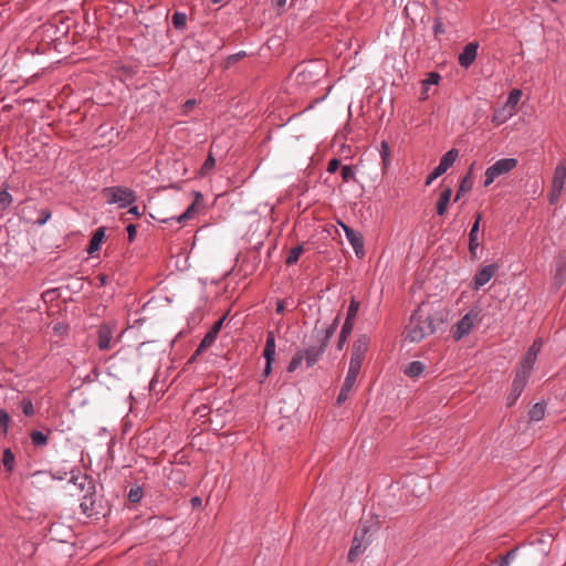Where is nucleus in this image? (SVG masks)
<instances>
[{"label": "nucleus", "instance_id": "1", "mask_svg": "<svg viewBox=\"0 0 566 566\" xmlns=\"http://www.w3.org/2000/svg\"><path fill=\"white\" fill-rule=\"evenodd\" d=\"M442 323V319L424 316L420 307H418L411 315L408 325L406 326V339L412 343L421 342L426 336L436 333L437 325Z\"/></svg>", "mask_w": 566, "mask_h": 566}, {"label": "nucleus", "instance_id": "2", "mask_svg": "<svg viewBox=\"0 0 566 566\" xmlns=\"http://www.w3.org/2000/svg\"><path fill=\"white\" fill-rule=\"evenodd\" d=\"M325 73V64L321 61L302 63L296 67L295 82L297 85L308 88L319 82Z\"/></svg>", "mask_w": 566, "mask_h": 566}, {"label": "nucleus", "instance_id": "3", "mask_svg": "<svg viewBox=\"0 0 566 566\" xmlns=\"http://www.w3.org/2000/svg\"><path fill=\"white\" fill-rule=\"evenodd\" d=\"M117 325L115 322H106L101 324L96 331V345L101 352H107L112 349L120 338L115 337Z\"/></svg>", "mask_w": 566, "mask_h": 566}, {"label": "nucleus", "instance_id": "4", "mask_svg": "<svg viewBox=\"0 0 566 566\" xmlns=\"http://www.w3.org/2000/svg\"><path fill=\"white\" fill-rule=\"evenodd\" d=\"M103 195L107 198L108 203H117L120 208L136 201L135 192L126 187H106L103 189Z\"/></svg>", "mask_w": 566, "mask_h": 566}, {"label": "nucleus", "instance_id": "5", "mask_svg": "<svg viewBox=\"0 0 566 566\" xmlns=\"http://www.w3.org/2000/svg\"><path fill=\"white\" fill-rule=\"evenodd\" d=\"M517 165L515 158H502L490 166L485 171L484 186L489 187L497 177L510 172Z\"/></svg>", "mask_w": 566, "mask_h": 566}, {"label": "nucleus", "instance_id": "6", "mask_svg": "<svg viewBox=\"0 0 566 566\" xmlns=\"http://www.w3.org/2000/svg\"><path fill=\"white\" fill-rule=\"evenodd\" d=\"M566 180V160L560 161L554 171L552 188L549 192V203L556 205L563 193Z\"/></svg>", "mask_w": 566, "mask_h": 566}, {"label": "nucleus", "instance_id": "7", "mask_svg": "<svg viewBox=\"0 0 566 566\" xmlns=\"http://www.w3.org/2000/svg\"><path fill=\"white\" fill-rule=\"evenodd\" d=\"M458 156L459 151L455 148H452L449 151H447L440 159L439 165L428 175L426 186L431 185L433 180H436L438 177L443 175L450 167H452Z\"/></svg>", "mask_w": 566, "mask_h": 566}, {"label": "nucleus", "instance_id": "8", "mask_svg": "<svg viewBox=\"0 0 566 566\" xmlns=\"http://www.w3.org/2000/svg\"><path fill=\"white\" fill-rule=\"evenodd\" d=\"M531 376L522 374L520 371H515L514 379L512 381L511 390L506 398L507 407H512L515 405L517 399L521 397L524 388L526 387L528 379Z\"/></svg>", "mask_w": 566, "mask_h": 566}, {"label": "nucleus", "instance_id": "9", "mask_svg": "<svg viewBox=\"0 0 566 566\" xmlns=\"http://www.w3.org/2000/svg\"><path fill=\"white\" fill-rule=\"evenodd\" d=\"M499 265L496 263L483 266L475 273L471 282V289L473 291H479L482 286H484L486 283L491 281V279L496 274Z\"/></svg>", "mask_w": 566, "mask_h": 566}, {"label": "nucleus", "instance_id": "10", "mask_svg": "<svg viewBox=\"0 0 566 566\" xmlns=\"http://www.w3.org/2000/svg\"><path fill=\"white\" fill-rule=\"evenodd\" d=\"M478 318V312H468L454 326L453 337L459 340L464 336H468Z\"/></svg>", "mask_w": 566, "mask_h": 566}, {"label": "nucleus", "instance_id": "11", "mask_svg": "<svg viewBox=\"0 0 566 566\" xmlns=\"http://www.w3.org/2000/svg\"><path fill=\"white\" fill-rule=\"evenodd\" d=\"M339 226L343 228L345 235L350 243L355 254L358 259H363L365 256V248H364V238L361 233L348 227L347 224L339 222Z\"/></svg>", "mask_w": 566, "mask_h": 566}, {"label": "nucleus", "instance_id": "12", "mask_svg": "<svg viewBox=\"0 0 566 566\" xmlns=\"http://www.w3.org/2000/svg\"><path fill=\"white\" fill-rule=\"evenodd\" d=\"M369 347V337L360 335L353 344L350 364L363 366L365 355Z\"/></svg>", "mask_w": 566, "mask_h": 566}, {"label": "nucleus", "instance_id": "13", "mask_svg": "<svg viewBox=\"0 0 566 566\" xmlns=\"http://www.w3.org/2000/svg\"><path fill=\"white\" fill-rule=\"evenodd\" d=\"M326 348L327 346L325 344L316 340L315 345L308 346L306 349L302 350L306 361V366H314L318 361L321 356L324 354Z\"/></svg>", "mask_w": 566, "mask_h": 566}, {"label": "nucleus", "instance_id": "14", "mask_svg": "<svg viewBox=\"0 0 566 566\" xmlns=\"http://www.w3.org/2000/svg\"><path fill=\"white\" fill-rule=\"evenodd\" d=\"M478 43L475 42H471V43H468L462 52L459 54V64L462 66V67H469L476 59V55H478Z\"/></svg>", "mask_w": 566, "mask_h": 566}, {"label": "nucleus", "instance_id": "15", "mask_svg": "<svg viewBox=\"0 0 566 566\" xmlns=\"http://www.w3.org/2000/svg\"><path fill=\"white\" fill-rule=\"evenodd\" d=\"M203 201V197L200 192H196V199L195 201L186 209L185 212H182L179 217L176 218L177 223H184L188 220H191L196 217L199 210V205H201ZM170 220H175V218H171Z\"/></svg>", "mask_w": 566, "mask_h": 566}, {"label": "nucleus", "instance_id": "16", "mask_svg": "<svg viewBox=\"0 0 566 566\" xmlns=\"http://www.w3.org/2000/svg\"><path fill=\"white\" fill-rule=\"evenodd\" d=\"M482 216L481 213H478L475 221L472 224V228L469 232V251L472 258L476 256V250L480 247L479 243V230H480V222H481Z\"/></svg>", "mask_w": 566, "mask_h": 566}, {"label": "nucleus", "instance_id": "17", "mask_svg": "<svg viewBox=\"0 0 566 566\" xmlns=\"http://www.w3.org/2000/svg\"><path fill=\"white\" fill-rule=\"evenodd\" d=\"M340 322V314H337L333 322L323 331L317 332V342H322L326 346L329 343V339L335 334Z\"/></svg>", "mask_w": 566, "mask_h": 566}, {"label": "nucleus", "instance_id": "18", "mask_svg": "<svg viewBox=\"0 0 566 566\" xmlns=\"http://www.w3.org/2000/svg\"><path fill=\"white\" fill-rule=\"evenodd\" d=\"M217 155H218V146L211 147L208 151L207 158L201 166L200 176H208L213 172L216 164H217Z\"/></svg>", "mask_w": 566, "mask_h": 566}, {"label": "nucleus", "instance_id": "19", "mask_svg": "<svg viewBox=\"0 0 566 566\" xmlns=\"http://www.w3.org/2000/svg\"><path fill=\"white\" fill-rule=\"evenodd\" d=\"M263 357L265 361L273 363L275 359V335L274 332L269 331L266 333L265 346L263 349Z\"/></svg>", "mask_w": 566, "mask_h": 566}, {"label": "nucleus", "instance_id": "20", "mask_svg": "<svg viewBox=\"0 0 566 566\" xmlns=\"http://www.w3.org/2000/svg\"><path fill=\"white\" fill-rule=\"evenodd\" d=\"M537 360V356L526 352L520 361L516 371L531 376L534 365Z\"/></svg>", "mask_w": 566, "mask_h": 566}, {"label": "nucleus", "instance_id": "21", "mask_svg": "<svg viewBox=\"0 0 566 566\" xmlns=\"http://www.w3.org/2000/svg\"><path fill=\"white\" fill-rule=\"evenodd\" d=\"M105 238V228H98L92 235L90 243L86 248V252L93 255L101 249V244Z\"/></svg>", "mask_w": 566, "mask_h": 566}, {"label": "nucleus", "instance_id": "22", "mask_svg": "<svg viewBox=\"0 0 566 566\" xmlns=\"http://www.w3.org/2000/svg\"><path fill=\"white\" fill-rule=\"evenodd\" d=\"M452 196V189L450 187L444 188L437 201V213L443 216L447 210Z\"/></svg>", "mask_w": 566, "mask_h": 566}, {"label": "nucleus", "instance_id": "23", "mask_svg": "<svg viewBox=\"0 0 566 566\" xmlns=\"http://www.w3.org/2000/svg\"><path fill=\"white\" fill-rule=\"evenodd\" d=\"M360 369H361V366L349 363L348 371H347V375H346L344 384H343V386H345L346 389L354 388L357 377L360 373Z\"/></svg>", "mask_w": 566, "mask_h": 566}, {"label": "nucleus", "instance_id": "24", "mask_svg": "<svg viewBox=\"0 0 566 566\" xmlns=\"http://www.w3.org/2000/svg\"><path fill=\"white\" fill-rule=\"evenodd\" d=\"M368 545L361 542L358 537L353 538L352 547L348 552V562L353 563L356 558L367 548Z\"/></svg>", "mask_w": 566, "mask_h": 566}, {"label": "nucleus", "instance_id": "25", "mask_svg": "<svg viewBox=\"0 0 566 566\" xmlns=\"http://www.w3.org/2000/svg\"><path fill=\"white\" fill-rule=\"evenodd\" d=\"M441 76L437 72L428 73L427 77L422 81V92L421 99L428 98V90L432 85H437L440 81Z\"/></svg>", "mask_w": 566, "mask_h": 566}, {"label": "nucleus", "instance_id": "26", "mask_svg": "<svg viewBox=\"0 0 566 566\" xmlns=\"http://www.w3.org/2000/svg\"><path fill=\"white\" fill-rule=\"evenodd\" d=\"M426 369V365L422 361H411L405 369V374L410 378L419 377Z\"/></svg>", "mask_w": 566, "mask_h": 566}, {"label": "nucleus", "instance_id": "27", "mask_svg": "<svg viewBox=\"0 0 566 566\" xmlns=\"http://www.w3.org/2000/svg\"><path fill=\"white\" fill-rule=\"evenodd\" d=\"M555 280L563 283L566 280V255L560 254L556 263Z\"/></svg>", "mask_w": 566, "mask_h": 566}, {"label": "nucleus", "instance_id": "28", "mask_svg": "<svg viewBox=\"0 0 566 566\" xmlns=\"http://www.w3.org/2000/svg\"><path fill=\"white\" fill-rule=\"evenodd\" d=\"M30 439L35 448H42L48 444L49 434L43 433L42 431L33 430L30 433Z\"/></svg>", "mask_w": 566, "mask_h": 566}, {"label": "nucleus", "instance_id": "29", "mask_svg": "<svg viewBox=\"0 0 566 566\" xmlns=\"http://www.w3.org/2000/svg\"><path fill=\"white\" fill-rule=\"evenodd\" d=\"M514 114V111L509 108L507 106H504L500 109H496L493 115V122L496 124H502L506 122L510 117H512Z\"/></svg>", "mask_w": 566, "mask_h": 566}, {"label": "nucleus", "instance_id": "30", "mask_svg": "<svg viewBox=\"0 0 566 566\" xmlns=\"http://www.w3.org/2000/svg\"><path fill=\"white\" fill-rule=\"evenodd\" d=\"M2 464L7 472H12L15 465V457L11 449H4L2 454Z\"/></svg>", "mask_w": 566, "mask_h": 566}, {"label": "nucleus", "instance_id": "31", "mask_svg": "<svg viewBox=\"0 0 566 566\" xmlns=\"http://www.w3.org/2000/svg\"><path fill=\"white\" fill-rule=\"evenodd\" d=\"M303 252H304L303 244H298V245L292 248L289 251L287 258L285 260L286 265L290 266V265L297 263V261Z\"/></svg>", "mask_w": 566, "mask_h": 566}, {"label": "nucleus", "instance_id": "32", "mask_svg": "<svg viewBox=\"0 0 566 566\" xmlns=\"http://www.w3.org/2000/svg\"><path fill=\"white\" fill-rule=\"evenodd\" d=\"M216 338L217 336L209 331L201 339L198 348L196 349L195 355H200L201 353H203L208 347H210L214 343Z\"/></svg>", "mask_w": 566, "mask_h": 566}, {"label": "nucleus", "instance_id": "33", "mask_svg": "<svg viewBox=\"0 0 566 566\" xmlns=\"http://www.w3.org/2000/svg\"><path fill=\"white\" fill-rule=\"evenodd\" d=\"M521 97H522L521 90H518V88L512 90L507 96L505 106H507L509 108H511L515 112V107L518 104Z\"/></svg>", "mask_w": 566, "mask_h": 566}, {"label": "nucleus", "instance_id": "34", "mask_svg": "<svg viewBox=\"0 0 566 566\" xmlns=\"http://www.w3.org/2000/svg\"><path fill=\"white\" fill-rule=\"evenodd\" d=\"M545 416V406L541 402L535 403L530 410V419L532 421H539Z\"/></svg>", "mask_w": 566, "mask_h": 566}, {"label": "nucleus", "instance_id": "35", "mask_svg": "<svg viewBox=\"0 0 566 566\" xmlns=\"http://www.w3.org/2000/svg\"><path fill=\"white\" fill-rule=\"evenodd\" d=\"M354 537H358L366 545L370 544L369 526L366 523L361 524L355 532Z\"/></svg>", "mask_w": 566, "mask_h": 566}, {"label": "nucleus", "instance_id": "36", "mask_svg": "<svg viewBox=\"0 0 566 566\" xmlns=\"http://www.w3.org/2000/svg\"><path fill=\"white\" fill-rule=\"evenodd\" d=\"M359 306H360L359 301H357L356 298L353 297L350 300V303H349V306H348L345 319H349L352 322H355L356 318H357V315H358Z\"/></svg>", "mask_w": 566, "mask_h": 566}, {"label": "nucleus", "instance_id": "37", "mask_svg": "<svg viewBox=\"0 0 566 566\" xmlns=\"http://www.w3.org/2000/svg\"><path fill=\"white\" fill-rule=\"evenodd\" d=\"M171 22H172V25L176 29H178V30L185 29L186 24H187V15H186V13L176 11L172 14Z\"/></svg>", "mask_w": 566, "mask_h": 566}, {"label": "nucleus", "instance_id": "38", "mask_svg": "<svg viewBox=\"0 0 566 566\" xmlns=\"http://www.w3.org/2000/svg\"><path fill=\"white\" fill-rule=\"evenodd\" d=\"M304 355H303V352L300 350L297 352L293 357L292 359L290 360L289 363V366H287V371L289 373H293L302 364V361L304 360Z\"/></svg>", "mask_w": 566, "mask_h": 566}, {"label": "nucleus", "instance_id": "39", "mask_svg": "<svg viewBox=\"0 0 566 566\" xmlns=\"http://www.w3.org/2000/svg\"><path fill=\"white\" fill-rule=\"evenodd\" d=\"M21 409L27 417H32L34 415L33 402L30 398H23L21 400Z\"/></svg>", "mask_w": 566, "mask_h": 566}, {"label": "nucleus", "instance_id": "40", "mask_svg": "<svg viewBox=\"0 0 566 566\" xmlns=\"http://www.w3.org/2000/svg\"><path fill=\"white\" fill-rule=\"evenodd\" d=\"M471 186H472V182H471L470 178H469L468 176H467V177H464V178L462 179L461 184H460V187H459V189H458V191H457V196H455V199H454V200H455V201H458V200L460 199V197H461L464 192H467V191H469V190L471 189Z\"/></svg>", "mask_w": 566, "mask_h": 566}, {"label": "nucleus", "instance_id": "41", "mask_svg": "<svg viewBox=\"0 0 566 566\" xmlns=\"http://www.w3.org/2000/svg\"><path fill=\"white\" fill-rule=\"evenodd\" d=\"M380 157L382 159L384 168L386 169L389 165V158H390V148L389 144H380Z\"/></svg>", "mask_w": 566, "mask_h": 566}, {"label": "nucleus", "instance_id": "42", "mask_svg": "<svg viewBox=\"0 0 566 566\" xmlns=\"http://www.w3.org/2000/svg\"><path fill=\"white\" fill-rule=\"evenodd\" d=\"M71 482L76 485L81 491L85 490V485L87 482V475L86 474H80V475H72Z\"/></svg>", "mask_w": 566, "mask_h": 566}, {"label": "nucleus", "instance_id": "43", "mask_svg": "<svg viewBox=\"0 0 566 566\" xmlns=\"http://www.w3.org/2000/svg\"><path fill=\"white\" fill-rule=\"evenodd\" d=\"M143 497V489L139 486L132 488L128 493V500L132 503H138Z\"/></svg>", "mask_w": 566, "mask_h": 566}, {"label": "nucleus", "instance_id": "44", "mask_svg": "<svg viewBox=\"0 0 566 566\" xmlns=\"http://www.w3.org/2000/svg\"><path fill=\"white\" fill-rule=\"evenodd\" d=\"M12 202V196L7 191H0V210L7 209Z\"/></svg>", "mask_w": 566, "mask_h": 566}, {"label": "nucleus", "instance_id": "45", "mask_svg": "<svg viewBox=\"0 0 566 566\" xmlns=\"http://www.w3.org/2000/svg\"><path fill=\"white\" fill-rule=\"evenodd\" d=\"M517 548L511 549L504 556H502L500 566H509L511 562L516 557Z\"/></svg>", "mask_w": 566, "mask_h": 566}, {"label": "nucleus", "instance_id": "46", "mask_svg": "<svg viewBox=\"0 0 566 566\" xmlns=\"http://www.w3.org/2000/svg\"><path fill=\"white\" fill-rule=\"evenodd\" d=\"M50 218H51V211L49 209H41L39 211V217L34 222L39 226H43L44 223L48 222V220Z\"/></svg>", "mask_w": 566, "mask_h": 566}, {"label": "nucleus", "instance_id": "47", "mask_svg": "<svg viewBox=\"0 0 566 566\" xmlns=\"http://www.w3.org/2000/svg\"><path fill=\"white\" fill-rule=\"evenodd\" d=\"M340 174H342L343 180L346 182L355 178L354 169L347 165L342 167Z\"/></svg>", "mask_w": 566, "mask_h": 566}, {"label": "nucleus", "instance_id": "48", "mask_svg": "<svg viewBox=\"0 0 566 566\" xmlns=\"http://www.w3.org/2000/svg\"><path fill=\"white\" fill-rule=\"evenodd\" d=\"M9 421V413L4 409H0V428L3 430V432H7L8 430Z\"/></svg>", "mask_w": 566, "mask_h": 566}, {"label": "nucleus", "instance_id": "49", "mask_svg": "<svg viewBox=\"0 0 566 566\" xmlns=\"http://www.w3.org/2000/svg\"><path fill=\"white\" fill-rule=\"evenodd\" d=\"M352 390L353 389H350V388L346 389L345 386H342L340 391H339V394L337 396V405L344 403L348 399Z\"/></svg>", "mask_w": 566, "mask_h": 566}, {"label": "nucleus", "instance_id": "50", "mask_svg": "<svg viewBox=\"0 0 566 566\" xmlns=\"http://www.w3.org/2000/svg\"><path fill=\"white\" fill-rule=\"evenodd\" d=\"M354 325H355V322H352L349 319H345L343 326H342V329H340V335H344V336H347L349 337L353 328H354Z\"/></svg>", "mask_w": 566, "mask_h": 566}, {"label": "nucleus", "instance_id": "51", "mask_svg": "<svg viewBox=\"0 0 566 566\" xmlns=\"http://www.w3.org/2000/svg\"><path fill=\"white\" fill-rule=\"evenodd\" d=\"M542 345H543L542 339H535L533 342V344L528 347L527 352L538 356V354L542 349Z\"/></svg>", "mask_w": 566, "mask_h": 566}, {"label": "nucleus", "instance_id": "52", "mask_svg": "<svg viewBox=\"0 0 566 566\" xmlns=\"http://www.w3.org/2000/svg\"><path fill=\"white\" fill-rule=\"evenodd\" d=\"M247 55V53L244 51H240L235 54H232L230 55L228 59H227V65H231L233 63H237L238 61H240L241 59H243L244 56Z\"/></svg>", "mask_w": 566, "mask_h": 566}, {"label": "nucleus", "instance_id": "53", "mask_svg": "<svg viewBox=\"0 0 566 566\" xmlns=\"http://www.w3.org/2000/svg\"><path fill=\"white\" fill-rule=\"evenodd\" d=\"M126 231H127V234H128V241L133 242L135 240V237H136L137 226L130 223V224L127 226Z\"/></svg>", "mask_w": 566, "mask_h": 566}, {"label": "nucleus", "instance_id": "54", "mask_svg": "<svg viewBox=\"0 0 566 566\" xmlns=\"http://www.w3.org/2000/svg\"><path fill=\"white\" fill-rule=\"evenodd\" d=\"M197 104L196 99H188L182 105V114H188Z\"/></svg>", "mask_w": 566, "mask_h": 566}, {"label": "nucleus", "instance_id": "55", "mask_svg": "<svg viewBox=\"0 0 566 566\" xmlns=\"http://www.w3.org/2000/svg\"><path fill=\"white\" fill-rule=\"evenodd\" d=\"M339 165H340V161L337 158H333L328 163L327 171L331 174L335 172L338 169Z\"/></svg>", "mask_w": 566, "mask_h": 566}, {"label": "nucleus", "instance_id": "56", "mask_svg": "<svg viewBox=\"0 0 566 566\" xmlns=\"http://www.w3.org/2000/svg\"><path fill=\"white\" fill-rule=\"evenodd\" d=\"M433 32L436 35L444 33V25L441 21H439V20L434 21Z\"/></svg>", "mask_w": 566, "mask_h": 566}, {"label": "nucleus", "instance_id": "57", "mask_svg": "<svg viewBox=\"0 0 566 566\" xmlns=\"http://www.w3.org/2000/svg\"><path fill=\"white\" fill-rule=\"evenodd\" d=\"M223 321H224V317L220 318L219 321H217L213 326L210 328V332L213 333L216 336H218L221 327H222V324H223Z\"/></svg>", "mask_w": 566, "mask_h": 566}, {"label": "nucleus", "instance_id": "58", "mask_svg": "<svg viewBox=\"0 0 566 566\" xmlns=\"http://www.w3.org/2000/svg\"><path fill=\"white\" fill-rule=\"evenodd\" d=\"M348 130H349L348 125H346L344 127V130L336 133L333 142L342 140L343 138L346 139L347 138L346 133H348Z\"/></svg>", "mask_w": 566, "mask_h": 566}, {"label": "nucleus", "instance_id": "59", "mask_svg": "<svg viewBox=\"0 0 566 566\" xmlns=\"http://www.w3.org/2000/svg\"><path fill=\"white\" fill-rule=\"evenodd\" d=\"M272 364H273V363H268V361H265V366H264L263 374H262V376H263L264 378L269 377V376H270V374L272 373Z\"/></svg>", "mask_w": 566, "mask_h": 566}, {"label": "nucleus", "instance_id": "60", "mask_svg": "<svg viewBox=\"0 0 566 566\" xmlns=\"http://www.w3.org/2000/svg\"><path fill=\"white\" fill-rule=\"evenodd\" d=\"M347 339H348V337H347V336H344V335H340V334H339L338 342H337V348H338L339 350H342V349H343V347H344V345L346 344Z\"/></svg>", "mask_w": 566, "mask_h": 566}, {"label": "nucleus", "instance_id": "61", "mask_svg": "<svg viewBox=\"0 0 566 566\" xmlns=\"http://www.w3.org/2000/svg\"><path fill=\"white\" fill-rule=\"evenodd\" d=\"M284 310H285L284 301L279 300V301L276 302V313H279V314H283V313H284Z\"/></svg>", "mask_w": 566, "mask_h": 566}, {"label": "nucleus", "instance_id": "62", "mask_svg": "<svg viewBox=\"0 0 566 566\" xmlns=\"http://www.w3.org/2000/svg\"><path fill=\"white\" fill-rule=\"evenodd\" d=\"M190 502H191V505H192L193 507H197V506H200V505H201V499H200V497H198V496H193V497L191 499V501H190Z\"/></svg>", "mask_w": 566, "mask_h": 566}, {"label": "nucleus", "instance_id": "63", "mask_svg": "<svg viewBox=\"0 0 566 566\" xmlns=\"http://www.w3.org/2000/svg\"><path fill=\"white\" fill-rule=\"evenodd\" d=\"M129 213L134 214L135 217H140L142 213L139 211V208L138 207H132L129 210H128Z\"/></svg>", "mask_w": 566, "mask_h": 566}, {"label": "nucleus", "instance_id": "64", "mask_svg": "<svg viewBox=\"0 0 566 566\" xmlns=\"http://www.w3.org/2000/svg\"><path fill=\"white\" fill-rule=\"evenodd\" d=\"M273 2H274L277 7L282 8V7H284V6H285L286 0H273Z\"/></svg>", "mask_w": 566, "mask_h": 566}]
</instances>
